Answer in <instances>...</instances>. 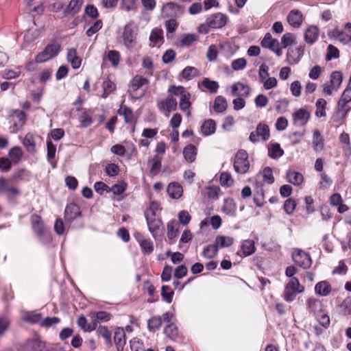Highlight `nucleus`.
Segmentation results:
<instances>
[{"mask_svg":"<svg viewBox=\"0 0 351 351\" xmlns=\"http://www.w3.org/2000/svg\"><path fill=\"white\" fill-rule=\"evenodd\" d=\"M306 309L312 314L321 326L328 328L330 325V317L322 301L314 297L306 300Z\"/></svg>","mask_w":351,"mask_h":351,"instance_id":"nucleus-1","label":"nucleus"},{"mask_svg":"<svg viewBox=\"0 0 351 351\" xmlns=\"http://www.w3.org/2000/svg\"><path fill=\"white\" fill-rule=\"evenodd\" d=\"M31 224L33 231L38 239L43 243H48L51 241L49 229L45 225L40 216L34 214L31 216Z\"/></svg>","mask_w":351,"mask_h":351,"instance_id":"nucleus-2","label":"nucleus"},{"mask_svg":"<svg viewBox=\"0 0 351 351\" xmlns=\"http://www.w3.org/2000/svg\"><path fill=\"white\" fill-rule=\"evenodd\" d=\"M149 81L141 75L134 76L129 86L128 92L130 95L135 99L141 98L145 93V89H143V86L147 85Z\"/></svg>","mask_w":351,"mask_h":351,"instance_id":"nucleus-3","label":"nucleus"},{"mask_svg":"<svg viewBox=\"0 0 351 351\" xmlns=\"http://www.w3.org/2000/svg\"><path fill=\"white\" fill-rule=\"evenodd\" d=\"M250 169V161L248 160V154L244 149L239 150L234 157V169L241 174H244Z\"/></svg>","mask_w":351,"mask_h":351,"instance_id":"nucleus-4","label":"nucleus"},{"mask_svg":"<svg viewBox=\"0 0 351 351\" xmlns=\"http://www.w3.org/2000/svg\"><path fill=\"white\" fill-rule=\"evenodd\" d=\"M330 38L338 40L343 44H346L351 40V23H347L343 29L338 28L328 32Z\"/></svg>","mask_w":351,"mask_h":351,"instance_id":"nucleus-5","label":"nucleus"},{"mask_svg":"<svg viewBox=\"0 0 351 351\" xmlns=\"http://www.w3.org/2000/svg\"><path fill=\"white\" fill-rule=\"evenodd\" d=\"M351 110V88H346L337 103V113L345 117Z\"/></svg>","mask_w":351,"mask_h":351,"instance_id":"nucleus-6","label":"nucleus"},{"mask_svg":"<svg viewBox=\"0 0 351 351\" xmlns=\"http://www.w3.org/2000/svg\"><path fill=\"white\" fill-rule=\"evenodd\" d=\"M60 49V45L58 43L48 45L45 49L36 57V61L42 63L56 57Z\"/></svg>","mask_w":351,"mask_h":351,"instance_id":"nucleus-7","label":"nucleus"},{"mask_svg":"<svg viewBox=\"0 0 351 351\" xmlns=\"http://www.w3.org/2000/svg\"><path fill=\"white\" fill-rule=\"evenodd\" d=\"M261 45L263 47L269 49L274 52L278 57L281 56L282 54L278 40L276 38H273L270 33H267L265 35L263 39L261 40Z\"/></svg>","mask_w":351,"mask_h":351,"instance_id":"nucleus-8","label":"nucleus"},{"mask_svg":"<svg viewBox=\"0 0 351 351\" xmlns=\"http://www.w3.org/2000/svg\"><path fill=\"white\" fill-rule=\"evenodd\" d=\"M148 230L154 239H157L163 232L164 227L160 217L145 219Z\"/></svg>","mask_w":351,"mask_h":351,"instance_id":"nucleus-9","label":"nucleus"},{"mask_svg":"<svg viewBox=\"0 0 351 351\" xmlns=\"http://www.w3.org/2000/svg\"><path fill=\"white\" fill-rule=\"evenodd\" d=\"M91 322L89 323V332L96 329L97 326L103 322H107L112 318V315L106 311L91 313Z\"/></svg>","mask_w":351,"mask_h":351,"instance_id":"nucleus-10","label":"nucleus"},{"mask_svg":"<svg viewBox=\"0 0 351 351\" xmlns=\"http://www.w3.org/2000/svg\"><path fill=\"white\" fill-rule=\"evenodd\" d=\"M293 261L300 267L307 269L310 267L312 261L309 254L302 250H296L292 254Z\"/></svg>","mask_w":351,"mask_h":351,"instance_id":"nucleus-11","label":"nucleus"},{"mask_svg":"<svg viewBox=\"0 0 351 351\" xmlns=\"http://www.w3.org/2000/svg\"><path fill=\"white\" fill-rule=\"evenodd\" d=\"M85 99L82 98L80 96L73 103L77 112V117L80 122V125L83 128L88 126V111L86 108L82 107V104H84Z\"/></svg>","mask_w":351,"mask_h":351,"instance_id":"nucleus-12","label":"nucleus"},{"mask_svg":"<svg viewBox=\"0 0 351 351\" xmlns=\"http://www.w3.org/2000/svg\"><path fill=\"white\" fill-rule=\"evenodd\" d=\"M177 101L171 95L167 97L166 99H161L157 101V107L160 111H166V116L177 109Z\"/></svg>","mask_w":351,"mask_h":351,"instance_id":"nucleus-13","label":"nucleus"},{"mask_svg":"<svg viewBox=\"0 0 351 351\" xmlns=\"http://www.w3.org/2000/svg\"><path fill=\"white\" fill-rule=\"evenodd\" d=\"M311 117L310 112L305 108H300L293 114V124L297 126H304Z\"/></svg>","mask_w":351,"mask_h":351,"instance_id":"nucleus-14","label":"nucleus"},{"mask_svg":"<svg viewBox=\"0 0 351 351\" xmlns=\"http://www.w3.org/2000/svg\"><path fill=\"white\" fill-rule=\"evenodd\" d=\"M136 38V34L134 32L131 25H126L123 32V44L128 49H132Z\"/></svg>","mask_w":351,"mask_h":351,"instance_id":"nucleus-15","label":"nucleus"},{"mask_svg":"<svg viewBox=\"0 0 351 351\" xmlns=\"http://www.w3.org/2000/svg\"><path fill=\"white\" fill-rule=\"evenodd\" d=\"M227 23L226 16L221 13L211 15L206 19V23L210 28H221Z\"/></svg>","mask_w":351,"mask_h":351,"instance_id":"nucleus-16","label":"nucleus"},{"mask_svg":"<svg viewBox=\"0 0 351 351\" xmlns=\"http://www.w3.org/2000/svg\"><path fill=\"white\" fill-rule=\"evenodd\" d=\"M182 12V9L174 3H167L162 8V15L164 18L176 17Z\"/></svg>","mask_w":351,"mask_h":351,"instance_id":"nucleus-17","label":"nucleus"},{"mask_svg":"<svg viewBox=\"0 0 351 351\" xmlns=\"http://www.w3.org/2000/svg\"><path fill=\"white\" fill-rule=\"evenodd\" d=\"M287 19L291 26L298 28L303 22L304 16L300 10H292L288 14Z\"/></svg>","mask_w":351,"mask_h":351,"instance_id":"nucleus-18","label":"nucleus"},{"mask_svg":"<svg viewBox=\"0 0 351 351\" xmlns=\"http://www.w3.org/2000/svg\"><path fill=\"white\" fill-rule=\"evenodd\" d=\"M10 117L14 121V125L16 128H21L26 121V114L21 110H12L10 112Z\"/></svg>","mask_w":351,"mask_h":351,"instance_id":"nucleus-19","label":"nucleus"},{"mask_svg":"<svg viewBox=\"0 0 351 351\" xmlns=\"http://www.w3.org/2000/svg\"><path fill=\"white\" fill-rule=\"evenodd\" d=\"M80 207L76 204H70L65 208L64 218L66 221H71L80 216Z\"/></svg>","mask_w":351,"mask_h":351,"instance_id":"nucleus-20","label":"nucleus"},{"mask_svg":"<svg viewBox=\"0 0 351 351\" xmlns=\"http://www.w3.org/2000/svg\"><path fill=\"white\" fill-rule=\"evenodd\" d=\"M250 93V86L243 83L237 82L232 86V93L234 96L247 97Z\"/></svg>","mask_w":351,"mask_h":351,"instance_id":"nucleus-21","label":"nucleus"},{"mask_svg":"<svg viewBox=\"0 0 351 351\" xmlns=\"http://www.w3.org/2000/svg\"><path fill=\"white\" fill-rule=\"evenodd\" d=\"M8 181L3 177L0 178V192L8 193V198H12L20 194V191L15 187L8 186Z\"/></svg>","mask_w":351,"mask_h":351,"instance_id":"nucleus-22","label":"nucleus"},{"mask_svg":"<svg viewBox=\"0 0 351 351\" xmlns=\"http://www.w3.org/2000/svg\"><path fill=\"white\" fill-rule=\"evenodd\" d=\"M26 348L29 351H45V342L40 340L39 337H36L27 341Z\"/></svg>","mask_w":351,"mask_h":351,"instance_id":"nucleus-23","label":"nucleus"},{"mask_svg":"<svg viewBox=\"0 0 351 351\" xmlns=\"http://www.w3.org/2000/svg\"><path fill=\"white\" fill-rule=\"evenodd\" d=\"M114 342L117 346V351H123L125 344V334L123 328L116 329L114 335Z\"/></svg>","mask_w":351,"mask_h":351,"instance_id":"nucleus-24","label":"nucleus"},{"mask_svg":"<svg viewBox=\"0 0 351 351\" xmlns=\"http://www.w3.org/2000/svg\"><path fill=\"white\" fill-rule=\"evenodd\" d=\"M331 291V285L326 280L319 282L315 286V292L317 295L322 296H327L330 293Z\"/></svg>","mask_w":351,"mask_h":351,"instance_id":"nucleus-25","label":"nucleus"},{"mask_svg":"<svg viewBox=\"0 0 351 351\" xmlns=\"http://www.w3.org/2000/svg\"><path fill=\"white\" fill-rule=\"evenodd\" d=\"M319 29L317 26L311 25L305 32L304 40L308 44H313L318 38Z\"/></svg>","mask_w":351,"mask_h":351,"instance_id":"nucleus-26","label":"nucleus"},{"mask_svg":"<svg viewBox=\"0 0 351 351\" xmlns=\"http://www.w3.org/2000/svg\"><path fill=\"white\" fill-rule=\"evenodd\" d=\"M94 330H96V333L98 337H101L105 339L106 344L108 346L110 347L112 345L111 332L106 326L99 324V326H97L96 329Z\"/></svg>","mask_w":351,"mask_h":351,"instance_id":"nucleus-27","label":"nucleus"},{"mask_svg":"<svg viewBox=\"0 0 351 351\" xmlns=\"http://www.w3.org/2000/svg\"><path fill=\"white\" fill-rule=\"evenodd\" d=\"M8 156L13 165L18 164L23 158V151L21 147L15 146L11 148L8 152Z\"/></svg>","mask_w":351,"mask_h":351,"instance_id":"nucleus-28","label":"nucleus"},{"mask_svg":"<svg viewBox=\"0 0 351 351\" xmlns=\"http://www.w3.org/2000/svg\"><path fill=\"white\" fill-rule=\"evenodd\" d=\"M67 60L74 69L80 68L82 64L81 58L77 56L76 49L72 48L67 52Z\"/></svg>","mask_w":351,"mask_h":351,"instance_id":"nucleus-29","label":"nucleus"},{"mask_svg":"<svg viewBox=\"0 0 351 351\" xmlns=\"http://www.w3.org/2000/svg\"><path fill=\"white\" fill-rule=\"evenodd\" d=\"M216 130V123L213 119L205 120L201 126V132L203 135L208 136L213 134Z\"/></svg>","mask_w":351,"mask_h":351,"instance_id":"nucleus-30","label":"nucleus"},{"mask_svg":"<svg viewBox=\"0 0 351 351\" xmlns=\"http://www.w3.org/2000/svg\"><path fill=\"white\" fill-rule=\"evenodd\" d=\"M167 191L169 195L173 199H178L182 195V187L178 183H170L167 187Z\"/></svg>","mask_w":351,"mask_h":351,"instance_id":"nucleus-31","label":"nucleus"},{"mask_svg":"<svg viewBox=\"0 0 351 351\" xmlns=\"http://www.w3.org/2000/svg\"><path fill=\"white\" fill-rule=\"evenodd\" d=\"M183 155L187 162H193L196 158L197 148L195 145L189 144L184 148Z\"/></svg>","mask_w":351,"mask_h":351,"instance_id":"nucleus-32","label":"nucleus"},{"mask_svg":"<svg viewBox=\"0 0 351 351\" xmlns=\"http://www.w3.org/2000/svg\"><path fill=\"white\" fill-rule=\"evenodd\" d=\"M287 181L294 185H300L304 181V177L302 173L293 170H289L287 173Z\"/></svg>","mask_w":351,"mask_h":351,"instance_id":"nucleus-33","label":"nucleus"},{"mask_svg":"<svg viewBox=\"0 0 351 351\" xmlns=\"http://www.w3.org/2000/svg\"><path fill=\"white\" fill-rule=\"evenodd\" d=\"M82 5V0H71L67 6V8L64 10V14L67 15H74L79 12Z\"/></svg>","mask_w":351,"mask_h":351,"instance_id":"nucleus-34","label":"nucleus"},{"mask_svg":"<svg viewBox=\"0 0 351 351\" xmlns=\"http://www.w3.org/2000/svg\"><path fill=\"white\" fill-rule=\"evenodd\" d=\"M118 114L124 117L125 122L132 123L134 121V114L131 108L124 105H121L118 110Z\"/></svg>","mask_w":351,"mask_h":351,"instance_id":"nucleus-35","label":"nucleus"},{"mask_svg":"<svg viewBox=\"0 0 351 351\" xmlns=\"http://www.w3.org/2000/svg\"><path fill=\"white\" fill-rule=\"evenodd\" d=\"M284 154V151L278 143H271L268 148V155L270 158L277 159Z\"/></svg>","mask_w":351,"mask_h":351,"instance_id":"nucleus-36","label":"nucleus"},{"mask_svg":"<svg viewBox=\"0 0 351 351\" xmlns=\"http://www.w3.org/2000/svg\"><path fill=\"white\" fill-rule=\"evenodd\" d=\"M241 250L245 256L252 254L256 250L254 242L250 239L243 241L241 245Z\"/></svg>","mask_w":351,"mask_h":351,"instance_id":"nucleus-37","label":"nucleus"},{"mask_svg":"<svg viewBox=\"0 0 351 351\" xmlns=\"http://www.w3.org/2000/svg\"><path fill=\"white\" fill-rule=\"evenodd\" d=\"M138 243L143 254L148 255L153 252L154 244L151 240L142 238L138 240Z\"/></svg>","mask_w":351,"mask_h":351,"instance_id":"nucleus-38","label":"nucleus"},{"mask_svg":"<svg viewBox=\"0 0 351 351\" xmlns=\"http://www.w3.org/2000/svg\"><path fill=\"white\" fill-rule=\"evenodd\" d=\"M162 319L160 316H154L147 322V328L150 332H155L162 326Z\"/></svg>","mask_w":351,"mask_h":351,"instance_id":"nucleus-39","label":"nucleus"},{"mask_svg":"<svg viewBox=\"0 0 351 351\" xmlns=\"http://www.w3.org/2000/svg\"><path fill=\"white\" fill-rule=\"evenodd\" d=\"M327 106L326 101L323 98H319L315 103L316 110L315 114L317 117L326 116V108Z\"/></svg>","mask_w":351,"mask_h":351,"instance_id":"nucleus-40","label":"nucleus"},{"mask_svg":"<svg viewBox=\"0 0 351 351\" xmlns=\"http://www.w3.org/2000/svg\"><path fill=\"white\" fill-rule=\"evenodd\" d=\"M256 132L263 141H267L270 137L269 128L265 123H259L256 127Z\"/></svg>","mask_w":351,"mask_h":351,"instance_id":"nucleus-41","label":"nucleus"},{"mask_svg":"<svg viewBox=\"0 0 351 351\" xmlns=\"http://www.w3.org/2000/svg\"><path fill=\"white\" fill-rule=\"evenodd\" d=\"M160 209V204L155 201L149 203V207L145 210L144 215L145 219L157 217L156 212Z\"/></svg>","mask_w":351,"mask_h":351,"instance_id":"nucleus-42","label":"nucleus"},{"mask_svg":"<svg viewBox=\"0 0 351 351\" xmlns=\"http://www.w3.org/2000/svg\"><path fill=\"white\" fill-rule=\"evenodd\" d=\"M149 40L153 44L152 47L160 43L163 40V31L159 28H154L151 32Z\"/></svg>","mask_w":351,"mask_h":351,"instance_id":"nucleus-43","label":"nucleus"},{"mask_svg":"<svg viewBox=\"0 0 351 351\" xmlns=\"http://www.w3.org/2000/svg\"><path fill=\"white\" fill-rule=\"evenodd\" d=\"M190 98L191 94H185L180 97L179 102V107L180 110L184 112H186L187 115L191 114L190 107L191 104L189 101Z\"/></svg>","mask_w":351,"mask_h":351,"instance_id":"nucleus-44","label":"nucleus"},{"mask_svg":"<svg viewBox=\"0 0 351 351\" xmlns=\"http://www.w3.org/2000/svg\"><path fill=\"white\" fill-rule=\"evenodd\" d=\"M228 107L227 101L223 96H217L215 98L213 108L217 112H224Z\"/></svg>","mask_w":351,"mask_h":351,"instance_id":"nucleus-45","label":"nucleus"},{"mask_svg":"<svg viewBox=\"0 0 351 351\" xmlns=\"http://www.w3.org/2000/svg\"><path fill=\"white\" fill-rule=\"evenodd\" d=\"M148 162L151 165L150 172L152 173H157L162 165V158L159 156L156 155L153 158L148 160Z\"/></svg>","mask_w":351,"mask_h":351,"instance_id":"nucleus-46","label":"nucleus"},{"mask_svg":"<svg viewBox=\"0 0 351 351\" xmlns=\"http://www.w3.org/2000/svg\"><path fill=\"white\" fill-rule=\"evenodd\" d=\"M313 147L315 150H322L324 147V140L318 130H315L313 132Z\"/></svg>","mask_w":351,"mask_h":351,"instance_id":"nucleus-47","label":"nucleus"},{"mask_svg":"<svg viewBox=\"0 0 351 351\" xmlns=\"http://www.w3.org/2000/svg\"><path fill=\"white\" fill-rule=\"evenodd\" d=\"M198 75V69L193 66H188L182 71V76L186 80H191Z\"/></svg>","mask_w":351,"mask_h":351,"instance_id":"nucleus-48","label":"nucleus"},{"mask_svg":"<svg viewBox=\"0 0 351 351\" xmlns=\"http://www.w3.org/2000/svg\"><path fill=\"white\" fill-rule=\"evenodd\" d=\"M106 58L113 67H117L121 60V55L118 51L110 50L107 53Z\"/></svg>","mask_w":351,"mask_h":351,"instance_id":"nucleus-49","label":"nucleus"},{"mask_svg":"<svg viewBox=\"0 0 351 351\" xmlns=\"http://www.w3.org/2000/svg\"><path fill=\"white\" fill-rule=\"evenodd\" d=\"M23 145L25 147L27 152H34L36 147L34 135L31 133H27L23 141Z\"/></svg>","mask_w":351,"mask_h":351,"instance_id":"nucleus-50","label":"nucleus"},{"mask_svg":"<svg viewBox=\"0 0 351 351\" xmlns=\"http://www.w3.org/2000/svg\"><path fill=\"white\" fill-rule=\"evenodd\" d=\"M218 253V247L215 244L208 245L204 248L202 255L206 258H213Z\"/></svg>","mask_w":351,"mask_h":351,"instance_id":"nucleus-51","label":"nucleus"},{"mask_svg":"<svg viewBox=\"0 0 351 351\" xmlns=\"http://www.w3.org/2000/svg\"><path fill=\"white\" fill-rule=\"evenodd\" d=\"M343 81V75L341 72L335 71L332 72L330 76L329 82L332 84L333 86H335L338 89L339 88Z\"/></svg>","mask_w":351,"mask_h":351,"instance_id":"nucleus-52","label":"nucleus"},{"mask_svg":"<svg viewBox=\"0 0 351 351\" xmlns=\"http://www.w3.org/2000/svg\"><path fill=\"white\" fill-rule=\"evenodd\" d=\"M164 333L171 339L175 340L178 336V330L173 323H170L165 328Z\"/></svg>","mask_w":351,"mask_h":351,"instance_id":"nucleus-53","label":"nucleus"},{"mask_svg":"<svg viewBox=\"0 0 351 351\" xmlns=\"http://www.w3.org/2000/svg\"><path fill=\"white\" fill-rule=\"evenodd\" d=\"M102 87L104 90L102 97L106 98L108 95H110L115 90L116 86L115 84L110 80L106 79L103 82Z\"/></svg>","mask_w":351,"mask_h":351,"instance_id":"nucleus-54","label":"nucleus"},{"mask_svg":"<svg viewBox=\"0 0 351 351\" xmlns=\"http://www.w3.org/2000/svg\"><path fill=\"white\" fill-rule=\"evenodd\" d=\"M202 85L208 89L211 93H216L219 88V84L216 81H212L208 78H204Z\"/></svg>","mask_w":351,"mask_h":351,"instance_id":"nucleus-55","label":"nucleus"},{"mask_svg":"<svg viewBox=\"0 0 351 351\" xmlns=\"http://www.w3.org/2000/svg\"><path fill=\"white\" fill-rule=\"evenodd\" d=\"M233 243V239L230 237L218 236L215 239V245L221 247H227Z\"/></svg>","mask_w":351,"mask_h":351,"instance_id":"nucleus-56","label":"nucleus"},{"mask_svg":"<svg viewBox=\"0 0 351 351\" xmlns=\"http://www.w3.org/2000/svg\"><path fill=\"white\" fill-rule=\"evenodd\" d=\"M173 291L167 285H163L161 289V296L162 300L170 304L172 302Z\"/></svg>","mask_w":351,"mask_h":351,"instance_id":"nucleus-57","label":"nucleus"},{"mask_svg":"<svg viewBox=\"0 0 351 351\" xmlns=\"http://www.w3.org/2000/svg\"><path fill=\"white\" fill-rule=\"evenodd\" d=\"M285 287L292 290H295L299 293H302L304 290V287L300 285V282L296 277H292Z\"/></svg>","mask_w":351,"mask_h":351,"instance_id":"nucleus-58","label":"nucleus"},{"mask_svg":"<svg viewBox=\"0 0 351 351\" xmlns=\"http://www.w3.org/2000/svg\"><path fill=\"white\" fill-rule=\"evenodd\" d=\"M223 211L228 215H234L236 208L232 199H228L224 201Z\"/></svg>","mask_w":351,"mask_h":351,"instance_id":"nucleus-59","label":"nucleus"},{"mask_svg":"<svg viewBox=\"0 0 351 351\" xmlns=\"http://www.w3.org/2000/svg\"><path fill=\"white\" fill-rule=\"evenodd\" d=\"M339 56V51L337 47L332 45H329L327 48V53L326 56V60L329 61L332 59L338 58Z\"/></svg>","mask_w":351,"mask_h":351,"instance_id":"nucleus-60","label":"nucleus"},{"mask_svg":"<svg viewBox=\"0 0 351 351\" xmlns=\"http://www.w3.org/2000/svg\"><path fill=\"white\" fill-rule=\"evenodd\" d=\"M176 225L175 221H169L167 223V237L170 240L174 239L178 235V230L175 228Z\"/></svg>","mask_w":351,"mask_h":351,"instance_id":"nucleus-61","label":"nucleus"},{"mask_svg":"<svg viewBox=\"0 0 351 351\" xmlns=\"http://www.w3.org/2000/svg\"><path fill=\"white\" fill-rule=\"evenodd\" d=\"M281 43L284 48L295 43V36L292 33L285 34L281 38Z\"/></svg>","mask_w":351,"mask_h":351,"instance_id":"nucleus-62","label":"nucleus"},{"mask_svg":"<svg viewBox=\"0 0 351 351\" xmlns=\"http://www.w3.org/2000/svg\"><path fill=\"white\" fill-rule=\"evenodd\" d=\"M219 181L221 186H232L234 182L230 173L227 172H223L221 173Z\"/></svg>","mask_w":351,"mask_h":351,"instance_id":"nucleus-63","label":"nucleus"},{"mask_svg":"<svg viewBox=\"0 0 351 351\" xmlns=\"http://www.w3.org/2000/svg\"><path fill=\"white\" fill-rule=\"evenodd\" d=\"M247 64V61L245 58H241L234 60L232 62L231 66L233 70L239 71L243 70L245 68Z\"/></svg>","mask_w":351,"mask_h":351,"instance_id":"nucleus-64","label":"nucleus"}]
</instances>
